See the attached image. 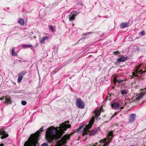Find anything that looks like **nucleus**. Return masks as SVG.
Masks as SVG:
<instances>
[{
  "instance_id": "f257e3e1",
  "label": "nucleus",
  "mask_w": 146,
  "mask_h": 146,
  "mask_svg": "<svg viewBox=\"0 0 146 146\" xmlns=\"http://www.w3.org/2000/svg\"><path fill=\"white\" fill-rule=\"evenodd\" d=\"M69 121H67L66 123H63L60 124L58 127H55L54 126H52L47 129L46 131L45 137L46 139L49 143H51L52 141L55 139L56 140L61 137L64 131L66 130L67 129L70 128L71 126L70 124H67L66 123L69 124Z\"/></svg>"
},
{
  "instance_id": "f03ea898",
  "label": "nucleus",
  "mask_w": 146,
  "mask_h": 146,
  "mask_svg": "<svg viewBox=\"0 0 146 146\" xmlns=\"http://www.w3.org/2000/svg\"><path fill=\"white\" fill-rule=\"evenodd\" d=\"M44 127L42 126L39 130L37 131L33 134H31L28 140L24 145V146H37L38 139L40 136V132L43 131Z\"/></svg>"
},
{
  "instance_id": "7ed1b4c3",
  "label": "nucleus",
  "mask_w": 146,
  "mask_h": 146,
  "mask_svg": "<svg viewBox=\"0 0 146 146\" xmlns=\"http://www.w3.org/2000/svg\"><path fill=\"white\" fill-rule=\"evenodd\" d=\"M93 123H92L91 119L89 124L86 125L85 127L83 128L84 131L82 133V135L83 136H84L85 135H87L88 133H89V135L90 136L94 135L96 134L97 131V129H94L91 131L89 130L91 128Z\"/></svg>"
},
{
  "instance_id": "20e7f679",
  "label": "nucleus",
  "mask_w": 146,
  "mask_h": 146,
  "mask_svg": "<svg viewBox=\"0 0 146 146\" xmlns=\"http://www.w3.org/2000/svg\"><path fill=\"white\" fill-rule=\"evenodd\" d=\"M75 132H73L70 135L68 134L64 135L63 138L57 142L55 146H62V145H64L67 140L69 139L70 136L73 134Z\"/></svg>"
},
{
  "instance_id": "39448f33",
  "label": "nucleus",
  "mask_w": 146,
  "mask_h": 146,
  "mask_svg": "<svg viewBox=\"0 0 146 146\" xmlns=\"http://www.w3.org/2000/svg\"><path fill=\"white\" fill-rule=\"evenodd\" d=\"M102 109L103 108L101 107L98 110H96L94 111V114L91 118V121L92 123H94L95 118L96 119H97L98 117L100 115Z\"/></svg>"
},
{
  "instance_id": "423d86ee",
  "label": "nucleus",
  "mask_w": 146,
  "mask_h": 146,
  "mask_svg": "<svg viewBox=\"0 0 146 146\" xmlns=\"http://www.w3.org/2000/svg\"><path fill=\"white\" fill-rule=\"evenodd\" d=\"M76 104L77 107L80 109H82L85 107L84 102H83L80 98L77 99L76 102Z\"/></svg>"
},
{
  "instance_id": "0eeeda50",
  "label": "nucleus",
  "mask_w": 146,
  "mask_h": 146,
  "mask_svg": "<svg viewBox=\"0 0 146 146\" xmlns=\"http://www.w3.org/2000/svg\"><path fill=\"white\" fill-rule=\"evenodd\" d=\"M0 135H2L1 137V139H2L7 137L9 136V135L6 133L4 130L3 129H0Z\"/></svg>"
},
{
  "instance_id": "6e6552de",
  "label": "nucleus",
  "mask_w": 146,
  "mask_h": 146,
  "mask_svg": "<svg viewBox=\"0 0 146 146\" xmlns=\"http://www.w3.org/2000/svg\"><path fill=\"white\" fill-rule=\"evenodd\" d=\"M146 92V88L143 90L141 89L139 93L137 94V100L143 97Z\"/></svg>"
},
{
  "instance_id": "1a4fd4ad",
  "label": "nucleus",
  "mask_w": 146,
  "mask_h": 146,
  "mask_svg": "<svg viewBox=\"0 0 146 146\" xmlns=\"http://www.w3.org/2000/svg\"><path fill=\"white\" fill-rule=\"evenodd\" d=\"M26 73V72L25 71H22L19 74L18 78L17 80V81L18 83H19L21 82L23 76Z\"/></svg>"
},
{
  "instance_id": "9d476101",
  "label": "nucleus",
  "mask_w": 146,
  "mask_h": 146,
  "mask_svg": "<svg viewBox=\"0 0 146 146\" xmlns=\"http://www.w3.org/2000/svg\"><path fill=\"white\" fill-rule=\"evenodd\" d=\"M136 115L134 113H132L130 115L129 117V122L130 123H131L133 122L135 118Z\"/></svg>"
},
{
  "instance_id": "9b49d317",
  "label": "nucleus",
  "mask_w": 146,
  "mask_h": 146,
  "mask_svg": "<svg viewBox=\"0 0 146 146\" xmlns=\"http://www.w3.org/2000/svg\"><path fill=\"white\" fill-rule=\"evenodd\" d=\"M127 60V57H124L122 56L121 57L118 58L117 59V61L118 62H125Z\"/></svg>"
},
{
  "instance_id": "f8f14e48",
  "label": "nucleus",
  "mask_w": 146,
  "mask_h": 146,
  "mask_svg": "<svg viewBox=\"0 0 146 146\" xmlns=\"http://www.w3.org/2000/svg\"><path fill=\"white\" fill-rule=\"evenodd\" d=\"M129 23H124L120 24V27L122 29H124L128 27Z\"/></svg>"
},
{
  "instance_id": "ddd939ff",
  "label": "nucleus",
  "mask_w": 146,
  "mask_h": 146,
  "mask_svg": "<svg viewBox=\"0 0 146 146\" xmlns=\"http://www.w3.org/2000/svg\"><path fill=\"white\" fill-rule=\"evenodd\" d=\"M119 104L118 103H114L112 104H111V107L113 109H116L117 108L119 107Z\"/></svg>"
},
{
  "instance_id": "4468645a",
  "label": "nucleus",
  "mask_w": 146,
  "mask_h": 146,
  "mask_svg": "<svg viewBox=\"0 0 146 146\" xmlns=\"http://www.w3.org/2000/svg\"><path fill=\"white\" fill-rule=\"evenodd\" d=\"M137 66L135 67V72H133L132 73V75L130 76V77H131V78H132L133 77L135 78L137 77V75L136 74L137 73Z\"/></svg>"
},
{
  "instance_id": "2eb2a0df",
  "label": "nucleus",
  "mask_w": 146,
  "mask_h": 146,
  "mask_svg": "<svg viewBox=\"0 0 146 146\" xmlns=\"http://www.w3.org/2000/svg\"><path fill=\"white\" fill-rule=\"evenodd\" d=\"M93 33L92 32H88L87 33L84 34H83V38L84 40H85V38H89V37L88 36L90 34H92Z\"/></svg>"
},
{
  "instance_id": "dca6fc26",
  "label": "nucleus",
  "mask_w": 146,
  "mask_h": 146,
  "mask_svg": "<svg viewBox=\"0 0 146 146\" xmlns=\"http://www.w3.org/2000/svg\"><path fill=\"white\" fill-rule=\"evenodd\" d=\"M49 36H46L43 38L41 41H40V43L42 44H44L45 43V40H47L49 38Z\"/></svg>"
},
{
  "instance_id": "f3484780",
  "label": "nucleus",
  "mask_w": 146,
  "mask_h": 146,
  "mask_svg": "<svg viewBox=\"0 0 146 146\" xmlns=\"http://www.w3.org/2000/svg\"><path fill=\"white\" fill-rule=\"evenodd\" d=\"M76 16L75 14H74L72 15H70L69 19V21H72L75 19V17Z\"/></svg>"
},
{
  "instance_id": "a211bd4d",
  "label": "nucleus",
  "mask_w": 146,
  "mask_h": 146,
  "mask_svg": "<svg viewBox=\"0 0 146 146\" xmlns=\"http://www.w3.org/2000/svg\"><path fill=\"white\" fill-rule=\"evenodd\" d=\"M18 23L21 25H23L25 24V22L23 19H20L18 21Z\"/></svg>"
},
{
  "instance_id": "6ab92c4d",
  "label": "nucleus",
  "mask_w": 146,
  "mask_h": 146,
  "mask_svg": "<svg viewBox=\"0 0 146 146\" xmlns=\"http://www.w3.org/2000/svg\"><path fill=\"white\" fill-rule=\"evenodd\" d=\"M122 81H123V80H117L115 78H114L113 79V81L114 84H116L117 82L119 84Z\"/></svg>"
},
{
  "instance_id": "aec40b11",
  "label": "nucleus",
  "mask_w": 146,
  "mask_h": 146,
  "mask_svg": "<svg viewBox=\"0 0 146 146\" xmlns=\"http://www.w3.org/2000/svg\"><path fill=\"white\" fill-rule=\"evenodd\" d=\"M15 48H12L11 51L12 55L13 56H17V55L15 52Z\"/></svg>"
},
{
  "instance_id": "412c9836",
  "label": "nucleus",
  "mask_w": 146,
  "mask_h": 146,
  "mask_svg": "<svg viewBox=\"0 0 146 146\" xmlns=\"http://www.w3.org/2000/svg\"><path fill=\"white\" fill-rule=\"evenodd\" d=\"M84 125H82L81 126H80L78 128L75 129V132H78L79 131H80L81 129L83 127Z\"/></svg>"
},
{
  "instance_id": "4be33fe9",
  "label": "nucleus",
  "mask_w": 146,
  "mask_h": 146,
  "mask_svg": "<svg viewBox=\"0 0 146 146\" xmlns=\"http://www.w3.org/2000/svg\"><path fill=\"white\" fill-rule=\"evenodd\" d=\"M5 103H9V104L11 103V100L9 99V98H5Z\"/></svg>"
},
{
  "instance_id": "5701e85b",
  "label": "nucleus",
  "mask_w": 146,
  "mask_h": 146,
  "mask_svg": "<svg viewBox=\"0 0 146 146\" xmlns=\"http://www.w3.org/2000/svg\"><path fill=\"white\" fill-rule=\"evenodd\" d=\"M22 46L23 47H33V46L32 45L29 44V45H27V44H24Z\"/></svg>"
},
{
  "instance_id": "b1692460",
  "label": "nucleus",
  "mask_w": 146,
  "mask_h": 146,
  "mask_svg": "<svg viewBox=\"0 0 146 146\" xmlns=\"http://www.w3.org/2000/svg\"><path fill=\"white\" fill-rule=\"evenodd\" d=\"M49 29H50V30L52 32H54V29H53V27L52 26H49Z\"/></svg>"
},
{
  "instance_id": "393cba45",
  "label": "nucleus",
  "mask_w": 146,
  "mask_h": 146,
  "mask_svg": "<svg viewBox=\"0 0 146 146\" xmlns=\"http://www.w3.org/2000/svg\"><path fill=\"white\" fill-rule=\"evenodd\" d=\"M27 102L25 101H22L21 102V104L23 105H25L27 104Z\"/></svg>"
},
{
  "instance_id": "a878e982",
  "label": "nucleus",
  "mask_w": 146,
  "mask_h": 146,
  "mask_svg": "<svg viewBox=\"0 0 146 146\" xmlns=\"http://www.w3.org/2000/svg\"><path fill=\"white\" fill-rule=\"evenodd\" d=\"M114 54L115 55H117L120 54V52L119 51H115L113 52Z\"/></svg>"
},
{
  "instance_id": "bb28decb",
  "label": "nucleus",
  "mask_w": 146,
  "mask_h": 146,
  "mask_svg": "<svg viewBox=\"0 0 146 146\" xmlns=\"http://www.w3.org/2000/svg\"><path fill=\"white\" fill-rule=\"evenodd\" d=\"M121 93L122 95H123L124 94H127V93L125 90H123L121 92Z\"/></svg>"
},
{
  "instance_id": "cd10ccee",
  "label": "nucleus",
  "mask_w": 146,
  "mask_h": 146,
  "mask_svg": "<svg viewBox=\"0 0 146 146\" xmlns=\"http://www.w3.org/2000/svg\"><path fill=\"white\" fill-rule=\"evenodd\" d=\"M48 143H43L41 146H48Z\"/></svg>"
},
{
  "instance_id": "c85d7f7f",
  "label": "nucleus",
  "mask_w": 146,
  "mask_h": 146,
  "mask_svg": "<svg viewBox=\"0 0 146 146\" xmlns=\"http://www.w3.org/2000/svg\"><path fill=\"white\" fill-rule=\"evenodd\" d=\"M139 34L141 35L142 36H143L145 35V33L144 31H143L142 32L140 33Z\"/></svg>"
},
{
  "instance_id": "c756f323",
  "label": "nucleus",
  "mask_w": 146,
  "mask_h": 146,
  "mask_svg": "<svg viewBox=\"0 0 146 146\" xmlns=\"http://www.w3.org/2000/svg\"><path fill=\"white\" fill-rule=\"evenodd\" d=\"M4 98H5V96H3V97H1L0 98V100H3L4 99Z\"/></svg>"
},
{
  "instance_id": "7c9ffc66",
  "label": "nucleus",
  "mask_w": 146,
  "mask_h": 146,
  "mask_svg": "<svg viewBox=\"0 0 146 146\" xmlns=\"http://www.w3.org/2000/svg\"><path fill=\"white\" fill-rule=\"evenodd\" d=\"M4 144L3 143H1L0 144V146H4Z\"/></svg>"
},
{
  "instance_id": "2f4dec72",
  "label": "nucleus",
  "mask_w": 146,
  "mask_h": 146,
  "mask_svg": "<svg viewBox=\"0 0 146 146\" xmlns=\"http://www.w3.org/2000/svg\"><path fill=\"white\" fill-rule=\"evenodd\" d=\"M137 70H138V68H140V67L137 66Z\"/></svg>"
},
{
  "instance_id": "473e14b6",
  "label": "nucleus",
  "mask_w": 146,
  "mask_h": 146,
  "mask_svg": "<svg viewBox=\"0 0 146 146\" xmlns=\"http://www.w3.org/2000/svg\"><path fill=\"white\" fill-rule=\"evenodd\" d=\"M123 107H120V108L121 109H123Z\"/></svg>"
},
{
  "instance_id": "72a5a7b5",
  "label": "nucleus",
  "mask_w": 146,
  "mask_h": 146,
  "mask_svg": "<svg viewBox=\"0 0 146 146\" xmlns=\"http://www.w3.org/2000/svg\"><path fill=\"white\" fill-rule=\"evenodd\" d=\"M137 74L138 73H140V72L139 71H137Z\"/></svg>"
},
{
  "instance_id": "f704fd0d",
  "label": "nucleus",
  "mask_w": 146,
  "mask_h": 146,
  "mask_svg": "<svg viewBox=\"0 0 146 146\" xmlns=\"http://www.w3.org/2000/svg\"><path fill=\"white\" fill-rule=\"evenodd\" d=\"M75 13L76 14V11H75Z\"/></svg>"
},
{
  "instance_id": "c9c22d12",
  "label": "nucleus",
  "mask_w": 146,
  "mask_h": 146,
  "mask_svg": "<svg viewBox=\"0 0 146 146\" xmlns=\"http://www.w3.org/2000/svg\"><path fill=\"white\" fill-rule=\"evenodd\" d=\"M135 99H136V100H137V98H135Z\"/></svg>"
},
{
  "instance_id": "e433bc0d",
  "label": "nucleus",
  "mask_w": 146,
  "mask_h": 146,
  "mask_svg": "<svg viewBox=\"0 0 146 146\" xmlns=\"http://www.w3.org/2000/svg\"><path fill=\"white\" fill-rule=\"evenodd\" d=\"M144 72H145V71H144Z\"/></svg>"
},
{
  "instance_id": "4c0bfd02",
  "label": "nucleus",
  "mask_w": 146,
  "mask_h": 146,
  "mask_svg": "<svg viewBox=\"0 0 146 146\" xmlns=\"http://www.w3.org/2000/svg\"><path fill=\"white\" fill-rule=\"evenodd\" d=\"M133 146V145H132V146Z\"/></svg>"
}]
</instances>
